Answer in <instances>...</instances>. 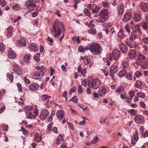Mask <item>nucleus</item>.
<instances>
[{"instance_id":"e433bc0d","label":"nucleus","mask_w":148,"mask_h":148,"mask_svg":"<svg viewBox=\"0 0 148 148\" xmlns=\"http://www.w3.org/2000/svg\"><path fill=\"white\" fill-rule=\"evenodd\" d=\"M126 44L129 46L130 48H132L133 47H134V48H135L136 47H137V45H135L134 44H132L129 41H127L126 42Z\"/></svg>"},{"instance_id":"bf43d9fd","label":"nucleus","mask_w":148,"mask_h":148,"mask_svg":"<svg viewBox=\"0 0 148 148\" xmlns=\"http://www.w3.org/2000/svg\"><path fill=\"white\" fill-rule=\"evenodd\" d=\"M137 38V36L135 35H132L130 37V40L132 42H133V39H135Z\"/></svg>"},{"instance_id":"7c9ffc66","label":"nucleus","mask_w":148,"mask_h":148,"mask_svg":"<svg viewBox=\"0 0 148 148\" xmlns=\"http://www.w3.org/2000/svg\"><path fill=\"white\" fill-rule=\"evenodd\" d=\"M24 109L25 114H27V112H28L29 111L32 110L33 109V108L31 106H26L24 108Z\"/></svg>"},{"instance_id":"603ef678","label":"nucleus","mask_w":148,"mask_h":148,"mask_svg":"<svg viewBox=\"0 0 148 148\" xmlns=\"http://www.w3.org/2000/svg\"><path fill=\"white\" fill-rule=\"evenodd\" d=\"M84 12L87 16H90L91 14L89 11L87 9H85L84 10Z\"/></svg>"},{"instance_id":"c85d7f7f","label":"nucleus","mask_w":148,"mask_h":148,"mask_svg":"<svg viewBox=\"0 0 148 148\" xmlns=\"http://www.w3.org/2000/svg\"><path fill=\"white\" fill-rule=\"evenodd\" d=\"M29 47L30 49L35 51H36L38 50L37 46L35 43H33L30 44L29 45Z\"/></svg>"},{"instance_id":"72a5a7b5","label":"nucleus","mask_w":148,"mask_h":148,"mask_svg":"<svg viewBox=\"0 0 148 148\" xmlns=\"http://www.w3.org/2000/svg\"><path fill=\"white\" fill-rule=\"evenodd\" d=\"M27 116V118L28 119H34L35 118V116L32 114L31 112H27V114H26Z\"/></svg>"},{"instance_id":"4d7b16f0","label":"nucleus","mask_w":148,"mask_h":148,"mask_svg":"<svg viewBox=\"0 0 148 148\" xmlns=\"http://www.w3.org/2000/svg\"><path fill=\"white\" fill-rule=\"evenodd\" d=\"M129 94L130 98L131 99H132L134 95V92L133 91H131L129 92Z\"/></svg>"},{"instance_id":"4be33fe9","label":"nucleus","mask_w":148,"mask_h":148,"mask_svg":"<svg viewBox=\"0 0 148 148\" xmlns=\"http://www.w3.org/2000/svg\"><path fill=\"white\" fill-rule=\"evenodd\" d=\"M64 112L62 110H61L58 111L56 113L57 117L60 119H62L64 117Z\"/></svg>"},{"instance_id":"39448f33","label":"nucleus","mask_w":148,"mask_h":148,"mask_svg":"<svg viewBox=\"0 0 148 148\" xmlns=\"http://www.w3.org/2000/svg\"><path fill=\"white\" fill-rule=\"evenodd\" d=\"M89 9L92 11L93 14L98 12L100 9V7H97L95 4H89L87 6Z\"/></svg>"},{"instance_id":"e2e57ef3","label":"nucleus","mask_w":148,"mask_h":148,"mask_svg":"<svg viewBox=\"0 0 148 148\" xmlns=\"http://www.w3.org/2000/svg\"><path fill=\"white\" fill-rule=\"evenodd\" d=\"M88 26L90 28H93L94 27L95 25L93 24V21H91L88 24Z\"/></svg>"},{"instance_id":"f704fd0d","label":"nucleus","mask_w":148,"mask_h":148,"mask_svg":"<svg viewBox=\"0 0 148 148\" xmlns=\"http://www.w3.org/2000/svg\"><path fill=\"white\" fill-rule=\"evenodd\" d=\"M133 140L137 142L138 139V133L137 131H136L133 133Z\"/></svg>"},{"instance_id":"a878e982","label":"nucleus","mask_w":148,"mask_h":148,"mask_svg":"<svg viewBox=\"0 0 148 148\" xmlns=\"http://www.w3.org/2000/svg\"><path fill=\"white\" fill-rule=\"evenodd\" d=\"M64 140L63 137L62 135H59L57 137L56 141V143L59 145L63 142Z\"/></svg>"},{"instance_id":"423d86ee","label":"nucleus","mask_w":148,"mask_h":148,"mask_svg":"<svg viewBox=\"0 0 148 148\" xmlns=\"http://www.w3.org/2000/svg\"><path fill=\"white\" fill-rule=\"evenodd\" d=\"M49 112L46 109H44L41 111L40 116V119L42 120H45L49 115Z\"/></svg>"},{"instance_id":"052dcab7","label":"nucleus","mask_w":148,"mask_h":148,"mask_svg":"<svg viewBox=\"0 0 148 148\" xmlns=\"http://www.w3.org/2000/svg\"><path fill=\"white\" fill-rule=\"evenodd\" d=\"M77 90V87L76 86H74L71 89V91L70 92V95H71L72 93H74Z\"/></svg>"},{"instance_id":"69168bd1","label":"nucleus","mask_w":148,"mask_h":148,"mask_svg":"<svg viewBox=\"0 0 148 148\" xmlns=\"http://www.w3.org/2000/svg\"><path fill=\"white\" fill-rule=\"evenodd\" d=\"M47 40L49 42V45H51V43H52L53 42V39L49 36L47 37Z\"/></svg>"},{"instance_id":"20e7f679","label":"nucleus","mask_w":148,"mask_h":148,"mask_svg":"<svg viewBox=\"0 0 148 148\" xmlns=\"http://www.w3.org/2000/svg\"><path fill=\"white\" fill-rule=\"evenodd\" d=\"M120 57V51L118 49H114L113 51L112 55L111 56H109V59L110 60H111L112 58H113L114 60H118Z\"/></svg>"},{"instance_id":"f03ea898","label":"nucleus","mask_w":148,"mask_h":148,"mask_svg":"<svg viewBox=\"0 0 148 148\" xmlns=\"http://www.w3.org/2000/svg\"><path fill=\"white\" fill-rule=\"evenodd\" d=\"M89 50L91 52L95 55H97L101 53V46L99 44L95 43H92L89 44Z\"/></svg>"},{"instance_id":"338daca9","label":"nucleus","mask_w":148,"mask_h":148,"mask_svg":"<svg viewBox=\"0 0 148 148\" xmlns=\"http://www.w3.org/2000/svg\"><path fill=\"white\" fill-rule=\"evenodd\" d=\"M53 123H50L47 126L48 130L49 131H51V128L53 126Z\"/></svg>"},{"instance_id":"f257e3e1","label":"nucleus","mask_w":148,"mask_h":148,"mask_svg":"<svg viewBox=\"0 0 148 148\" xmlns=\"http://www.w3.org/2000/svg\"><path fill=\"white\" fill-rule=\"evenodd\" d=\"M36 69L38 70L34 73L32 78L35 79H40L44 75L45 68L43 66H38L36 67Z\"/></svg>"},{"instance_id":"09e8293b","label":"nucleus","mask_w":148,"mask_h":148,"mask_svg":"<svg viewBox=\"0 0 148 148\" xmlns=\"http://www.w3.org/2000/svg\"><path fill=\"white\" fill-rule=\"evenodd\" d=\"M41 97L43 100L46 101L48 99L50 98L51 97L50 96H48L46 95H42Z\"/></svg>"},{"instance_id":"412c9836","label":"nucleus","mask_w":148,"mask_h":148,"mask_svg":"<svg viewBox=\"0 0 148 148\" xmlns=\"http://www.w3.org/2000/svg\"><path fill=\"white\" fill-rule=\"evenodd\" d=\"M81 60L83 61L84 64L85 65H87L90 62V59L86 56L81 57Z\"/></svg>"},{"instance_id":"0eeeda50","label":"nucleus","mask_w":148,"mask_h":148,"mask_svg":"<svg viewBox=\"0 0 148 148\" xmlns=\"http://www.w3.org/2000/svg\"><path fill=\"white\" fill-rule=\"evenodd\" d=\"M135 122L137 124H142L144 121V119L143 116L140 115H137L134 118Z\"/></svg>"},{"instance_id":"58836bf2","label":"nucleus","mask_w":148,"mask_h":148,"mask_svg":"<svg viewBox=\"0 0 148 148\" xmlns=\"http://www.w3.org/2000/svg\"><path fill=\"white\" fill-rule=\"evenodd\" d=\"M137 95L138 97L142 98H144L145 96V94L144 93L140 92H137Z\"/></svg>"},{"instance_id":"ea45409f","label":"nucleus","mask_w":148,"mask_h":148,"mask_svg":"<svg viewBox=\"0 0 148 148\" xmlns=\"http://www.w3.org/2000/svg\"><path fill=\"white\" fill-rule=\"evenodd\" d=\"M103 59L104 61V63L103 64L104 65L107 66H108L110 65V62L107 59H105V58H103Z\"/></svg>"},{"instance_id":"b1692460","label":"nucleus","mask_w":148,"mask_h":148,"mask_svg":"<svg viewBox=\"0 0 148 148\" xmlns=\"http://www.w3.org/2000/svg\"><path fill=\"white\" fill-rule=\"evenodd\" d=\"M124 12V6L123 4H121L118 9V14L120 15L122 14Z\"/></svg>"},{"instance_id":"a18cd8bd","label":"nucleus","mask_w":148,"mask_h":148,"mask_svg":"<svg viewBox=\"0 0 148 148\" xmlns=\"http://www.w3.org/2000/svg\"><path fill=\"white\" fill-rule=\"evenodd\" d=\"M5 46L3 43H0V51L3 52L5 49Z\"/></svg>"},{"instance_id":"4468645a","label":"nucleus","mask_w":148,"mask_h":148,"mask_svg":"<svg viewBox=\"0 0 148 148\" xmlns=\"http://www.w3.org/2000/svg\"><path fill=\"white\" fill-rule=\"evenodd\" d=\"M13 70L16 73L20 74L22 73V72L20 69V67L18 66L17 64L14 63L13 65Z\"/></svg>"},{"instance_id":"aec40b11","label":"nucleus","mask_w":148,"mask_h":148,"mask_svg":"<svg viewBox=\"0 0 148 148\" xmlns=\"http://www.w3.org/2000/svg\"><path fill=\"white\" fill-rule=\"evenodd\" d=\"M25 5L27 6H29L30 7H32V8H29V10H33V9L36 6V5L34 3H32L31 1L29 0L26 2L25 3Z\"/></svg>"},{"instance_id":"2eb2a0df","label":"nucleus","mask_w":148,"mask_h":148,"mask_svg":"<svg viewBox=\"0 0 148 148\" xmlns=\"http://www.w3.org/2000/svg\"><path fill=\"white\" fill-rule=\"evenodd\" d=\"M127 55L130 59H132L134 57L136 56V50L133 49L130 50L128 53Z\"/></svg>"},{"instance_id":"f3484780","label":"nucleus","mask_w":148,"mask_h":148,"mask_svg":"<svg viewBox=\"0 0 148 148\" xmlns=\"http://www.w3.org/2000/svg\"><path fill=\"white\" fill-rule=\"evenodd\" d=\"M141 66V68L143 69H145L148 68V63L145 61L139 62L138 63Z\"/></svg>"},{"instance_id":"2f4dec72","label":"nucleus","mask_w":148,"mask_h":148,"mask_svg":"<svg viewBox=\"0 0 148 148\" xmlns=\"http://www.w3.org/2000/svg\"><path fill=\"white\" fill-rule=\"evenodd\" d=\"M127 112L132 116L135 115L137 113V111L134 109H131L127 110Z\"/></svg>"},{"instance_id":"393cba45","label":"nucleus","mask_w":148,"mask_h":148,"mask_svg":"<svg viewBox=\"0 0 148 148\" xmlns=\"http://www.w3.org/2000/svg\"><path fill=\"white\" fill-rule=\"evenodd\" d=\"M145 59L146 57L145 56L141 53H139L136 63L138 64L139 62L142 61V60H145Z\"/></svg>"},{"instance_id":"9d476101","label":"nucleus","mask_w":148,"mask_h":148,"mask_svg":"<svg viewBox=\"0 0 148 148\" xmlns=\"http://www.w3.org/2000/svg\"><path fill=\"white\" fill-rule=\"evenodd\" d=\"M120 50L123 53L126 54L128 51V48L126 45L123 43H121L119 45Z\"/></svg>"},{"instance_id":"680f3d73","label":"nucleus","mask_w":148,"mask_h":148,"mask_svg":"<svg viewBox=\"0 0 148 148\" xmlns=\"http://www.w3.org/2000/svg\"><path fill=\"white\" fill-rule=\"evenodd\" d=\"M98 141V138L97 137H94L93 140L91 142V143L95 144L97 143Z\"/></svg>"},{"instance_id":"13d9d810","label":"nucleus","mask_w":148,"mask_h":148,"mask_svg":"<svg viewBox=\"0 0 148 148\" xmlns=\"http://www.w3.org/2000/svg\"><path fill=\"white\" fill-rule=\"evenodd\" d=\"M7 77L11 81H12L13 79V76L12 73H8L7 74Z\"/></svg>"},{"instance_id":"0e129e2a","label":"nucleus","mask_w":148,"mask_h":148,"mask_svg":"<svg viewBox=\"0 0 148 148\" xmlns=\"http://www.w3.org/2000/svg\"><path fill=\"white\" fill-rule=\"evenodd\" d=\"M19 5L18 4H14L12 5V7L15 10H18L19 8Z\"/></svg>"},{"instance_id":"c03bdc74","label":"nucleus","mask_w":148,"mask_h":148,"mask_svg":"<svg viewBox=\"0 0 148 148\" xmlns=\"http://www.w3.org/2000/svg\"><path fill=\"white\" fill-rule=\"evenodd\" d=\"M99 95L94 93V96L95 98H97L99 97V96L100 97H102V94H101V92H102V89H100L99 90Z\"/></svg>"},{"instance_id":"cd10ccee","label":"nucleus","mask_w":148,"mask_h":148,"mask_svg":"<svg viewBox=\"0 0 148 148\" xmlns=\"http://www.w3.org/2000/svg\"><path fill=\"white\" fill-rule=\"evenodd\" d=\"M35 140L36 142H40L42 140L41 137L39 136L38 132H36L35 135Z\"/></svg>"},{"instance_id":"a211bd4d","label":"nucleus","mask_w":148,"mask_h":148,"mask_svg":"<svg viewBox=\"0 0 148 148\" xmlns=\"http://www.w3.org/2000/svg\"><path fill=\"white\" fill-rule=\"evenodd\" d=\"M8 57L11 59H14L16 56L15 52L12 50L10 49L8 53Z\"/></svg>"},{"instance_id":"774afa93","label":"nucleus","mask_w":148,"mask_h":148,"mask_svg":"<svg viewBox=\"0 0 148 148\" xmlns=\"http://www.w3.org/2000/svg\"><path fill=\"white\" fill-rule=\"evenodd\" d=\"M132 73H127L126 75V77L127 79H129L132 80Z\"/></svg>"},{"instance_id":"ddd939ff","label":"nucleus","mask_w":148,"mask_h":148,"mask_svg":"<svg viewBox=\"0 0 148 148\" xmlns=\"http://www.w3.org/2000/svg\"><path fill=\"white\" fill-rule=\"evenodd\" d=\"M17 45L18 46H25L26 45L25 39L23 37H21L20 39L17 40Z\"/></svg>"},{"instance_id":"f8f14e48","label":"nucleus","mask_w":148,"mask_h":148,"mask_svg":"<svg viewBox=\"0 0 148 148\" xmlns=\"http://www.w3.org/2000/svg\"><path fill=\"white\" fill-rule=\"evenodd\" d=\"M140 9L144 12H148V4L142 2L140 4Z\"/></svg>"},{"instance_id":"4c0bfd02","label":"nucleus","mask_w":148,"mask_h":148,"mask_svg":"<svg viewBox=\"0 0 148 148\" xmlns=\"http://www.w3.org/2000/svg\"><path fill=\"white\" fill-rule=\"evenodd\" d=\"M126 71L125 69L122 70L119 73V76L120 77H122L126 73Z\"/></svg>"},{"instance_id":"9b49d317","label":"nucleus","mask_w":148,"mask_h":148,"mask_svg":"<svg viewBox=\"0 0 148 148\" xmlns=\"http://www.w3.org/2000/svg\"><path fill=\"white\" fill-rule=\"evenodd\" d=\"M118 70V67L115 65H112L110 69V75L112 77L114 76Z\"/></svg>"},{"instance_id":"6ab92c4d","label":"nucleus","mask_w":148,"mask_h":148,"mask_svg":"<svg viewBox=\"0 0 148 148\" xmlns=\"http://www.w3.org/2000/svg\"><path fill=\"white\" fill-rule=\"evenodd\" d=\"M132 14L130 12H127L125 15L123 20L125 22H127L132 18Z\"/></svg>"},{"instance_id":"7ed1b4c3","label":"nucleus","mask_w":148,"mask_h":148,"mask_svg":"<svg viewBox=\"0 0 148 148\" xmlns=\"http://www.w3.org/2000/svg\"><path fill=\"white\" fill-rule=\"evenodd\" d=\"M90 78L88 79V85L90 88L93 89L98 88L100 84V80L97 79L93 80Z\"/></svg>"},{"instance_id":"49530a36","label":"nucleus","mask_w":148,"mask_h":148,"mask_svg":"<svg viewBox=\"0 0 148 148\" xmlns=\"http://www.w3.org/2000/svg\"><path fill=\"white\" fill-rule=\"evenodd\" d=\"M142 85L141 82L139 81H137L135 84V87L139 88L140 86Z\"/></svg>"},{"instance_id":"bb28decb","label":"nucleus","mask_w":148,"mask_h":148,"mask_svg":"<svg viewBox=\"0 0 148 148\" xmlns=\"http://www.w3.org/2000/svg\"><path fill=\"white\" fill-rule=\"evenodd\" d=\"M89 50L88 47H86L84 48L82 46H80L78 47V50L80 52L84 53V51Z\"/></svg>"},{"instance_id":"c756f323","label":"nucleus","mask_w":148,"mask_h":148,"mask_svg":"<svg viewBox=\"0 0 148 148\" xmlns=\"http://www.w3.org/2000/svg\"><path fill=\"white\" fill-rule=\"evenodd\" d=\"M124 90V88L122 86H119L116 88L115 92L117 93H122Z\"/></svg>"},{"instance_id":"de8ad7c7","label":"nucleus","mask_w":148,"mask_h":148,"mask_svg":"<svg viewBox=\"0 0 148 148\" xmlns=\"http://www.w3.org/2000/svg\"><path fill=\"white\" fill-rule=\"evenodd\" d=\"M88 32L90 34H95L96 33V31L95 28H90L88 30Z\"/></svg>"},{"instance_id":"c9c22d12","label":"nucleus","mask_w":148,"mask_h":148,"mask_svg":"<svg viewBox=\"0 0 148 148\" xmlns=\"http://www.w3.org/2000/svg\"><path fill=\"white\" fill-rule=\"evenodd\" d=\"M30 55L29 54H27L24 57V61L26 62H28L30 59Z\"/></svg>"},{"instance_id":"79ce46f5","label":"nucleus","mask_w":148,"mask_h":148,"mask_svg":"<svg viewBox=\"0 0 148 148\" xmlns=\"http://www.w3.org/2000/svg\"><path fill=\"white\" fill-rule=\"evenodd\" d=\"M34 58L35 60L37 61H39L40 59V54L37 53L34 56Z\"/></svg>"},{"instance_id":"864d4df0","label":"nucleus","mask_w":148,"mask_h":148,"mask_svg":"<svg viewBox=\"0 0 148 148\" xmlns=\"http://www.w3.org/2000/svg\"><path fill=\"white\" fill-rule=\"evenodd\" d=\"M140 104L142 108L143 109H146V105L144 102L140 101Z\"/></svg>"},{"instance_id":"37998d69","label":"nucleus","mask_w":148,"mask_h":148,"mask_svg":"<svg viewBox=\"0 0 148 148\" xmlns=\"http://www.w3.org/2000/svg\"><path fill=\"white\" fill-rule=\"evenodd\" d=\"M112 25L110 23H104L102 24V27L104 28H110L112 26Z\"/></svg>"},{"instance_id":"473e14b6","label":"nucleus","mask_w":148,"mask_h":148,"mask_svg":"<svg viewBox=\"0 0 148 148\" xmlns=\"http://www.w3.org/2000/svg\"><path fill=\"white\" fill-rule=\"evenodd\" d=\"M13 31V28H7V35L8 37L12 36Z\"/></svg>"},{"instance_id":"5701e85b","label":"nucleus","mask_w":148,"mask_h":148,"mask_svg":"<svg viewBox=\"0 0 148 148\" xmlns=\"http://www.w3.org/2000/svg\"><path fill=\"white\" fill-rule=\"evenodd\" d=\"M142 19L139 13L138 12L135 13L134 16V19L136 22L140 21Z\"/></svg>"},{"instance_id":"6e6d98bb","label":"nucleus","mask_w":148,"mask_h":148,"mask_svg":"<svg viewBox=\"0 0 148 148\" xmlns=\"http://www.w3.org/2000/svg\"><path fill=\"white\" fill-rule=\"evenodd\" d=\"M17 86L18 87V91L20 92H21L22 88L21 84L19 83H18L17 84Z\"/></svg>"},{"instance_id":"3c124183","label":"nucleus","mask_w":148,"mask_h":148,"mask_svg":"<svg viewBox=\"0 0 148 148\" xmlns=\"http://www.w3.org/2000/svg\"><path fill=\"white\" fill-rule=\"evenodd\" d=\"M71 101H73L75 103H77L78 102L77 98V96H74L70 100Z\"/></svg>"},{"instance_id":"a19ab883","label":"nucleus","mask_w":148,"mask_h":148,"mask_svg":"<svg viewBox=\"0 0 148 148\" xmlns=\"http://www.w3.org/2000/svg\"><path fill=\"white\" fill-rule=\"evenodd\" d=\"M118 35L121 38H123L125 36V35L123 34L121 29L118 32Z\"/></svg>"},{"instance_id":"6e6552de","label":"nucleus","mask_w":148,"mask_h":148,"mask_svg":"<svg viewBox=\"0 0 148 148\" xmlns=\"http://www.w3.org/2000/svg\"><path fill=\"white\" fill-rule=\"evenodd\" d=\"M102 23L107 20L109 18L108 10L106 9H102Z\"/></svg>"},{"instance_id":"1a4fd4ad","label":"nucleus","mask_w":148,"mask_h":148,"mask_svg":"<svg viewBox=\"0 0 148 148\" xmlns=\"http://www.w3.org/2000/svg\"><path fill=\"white\" fill-rule=\"evenodd\" d=\"M50 31L51 33L53 34L55 37H57L59 36L61 32L60 28H51Z\"/></svg>"},{"instance_id":"8fccbe9b","label":"nucleus","mask_w":148,"mask_h":148,"mask_svg":"<svg viewBox=\"0 0 148 148\" xmlns=\"http://www.w3.org/2000/svg\"><path fill=\"white\" fill-rule=\"evenodd\" d=\"M102 5L103 7L105 8H108L109 7L108 2L107 1L102 2Z\"/></svg>"},{"instance_id":"dca6fc26","label":"nucleus","mask_w":148,"mask_h":148,"mask_svg":"<svg viewBox=\"0 0 148 148\" xmlns=\"http://www.w3.org/2000/svg\"><path fill=\"white\" fill-rule=\"evenodd\" d=\"M39 86L37 83H34L32 84L29 87V89L31 91L36 90L39 88Z\"/></svg>"},{"instance_id":"5fc2aeb1","label":"nucleus","mask_w":148,"mask_h":148,"mask_svg":"<svg viewBox=\"0 0 148 148\" xmlns=\"http://www.w3.org/2000/svg\"><path fill=\"white\" fill-rule=\"evenodd\" d=\"M72 39L73 41H75L78 43L80 42V40L79 39V36H78L77 38L73 37Z\"/></svg>"}]
</instances>
